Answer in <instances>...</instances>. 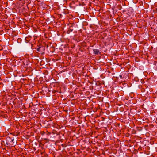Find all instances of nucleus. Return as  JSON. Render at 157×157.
<instances>
[{
	"instance_id": "obj_1",
	"label": "nucleus",
	"mask_w": 157,
	"mask_h": 157,
	"mask_svg": "<svg viewBox=\"0 0 157 157\" xmlns=\"http://www.w3.org/2000/svg\"><path fill=\"white\" fill-rule=\"evenodd\" d=\"M6 144L7 145L13 144L14 141V139L10 137L9 136H8L6 137Z\"/></svg>"
},
{
	"instance_id": "obj_2",
	"label": "nucleus",
	"mask_w": 157,
	"mask_h": 157,
	"mask_svg": "<svg viewBox=\"0 0 157 157\" xmlns=\"http://www.w3.org/2000/svg\"><path fill=\"white\" fill-rule=\"evenodd\" d=\"M36 50L40 52L41 54H44V51L45 50V48L42 46H41L36 48Z\"/></svg>"
},
{
	"instance_id": "obj_3",
	"label": "nucleus",
	"mask_w": 157,
	"mask_h": 157,
	"mask_svg": "<svg viewBox=\"0 0 157 157\" xmlns=\"http://www.w3.org/2000/svg\"><path fill=\"white\" fill-rule=\"evenodd\" d=\"M31 37L30 36L27 37L25 38V41L26 43H28L30 40Z\"/></svg>"
},
{
	"instance_id": "obj_4",
	"label": "nucleus",
	"mask_w": 157,
	"mask_h": 157,
	"mask_svg": "<svg viewBox=\"0 0 157 157\" xmlns=\"http://www.w3.org/2000/svg\"><path fill=\"white\" fill-rule=\"evenodd\" d=\"M94 53L95 54L98 55L99 52V50L98 49H94L93 50Z\"/></svg>"
},
{
	"instance_id": "obj_5",
	"label": "nucleus",
	"mask_w": 157,
	"mask_h": 157,
	"mask_svg": "<svg viewBox=\"0 0 157 157\" xmlns=\"http://www.w3.org/2000/svg\"><path fill=\"white\" fill-rule=\"evenodd\" d=\"M119 77H120L121 78H122V76L121 75H119Z\"/></svg>"
},
{
	"instance_id": "obj_6",
	"label": "nucleus",
	"mask_w": 157,
	"mask_h": 157,
	"mask_svg": "<svg viewBox=\"0 0 157 157\" xmlns=\"http://www.w3.org/2000/svg\"><path fill=\"white\" fill-rule=\"evenodd\" d=\"M62 146L63 147H64V145L63 144H62Z\"/></svg>"
}]
</instances>
